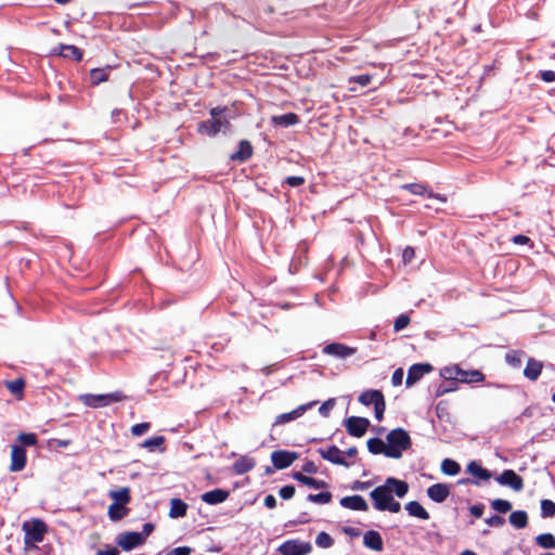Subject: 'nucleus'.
Listing matches in <instances>:
<instances>
[{"mask_svg": "<svg viewBox=\"0 0 555 555\" xmlns=\"http://www.w3.org/2000/svg\"><path fill=\"white\" fill-rule=\"evenodd\" d=\"M408 491V482L399 480L395 477H388L384 485L378 486L371 491L370 498L373 501L374 508L384 512L388 503L392 501V493H395L398 498H403Z\"/></svg>", "mask_w": 555, "mask_h": 555, "instance_id": "obj_1", "label": "nucleus"}, {"mask_svg": "<svg viewBox=\"0 0 555 555\" xmlns=\"http://www.w3.org/2000/svg\"><path fill=\"white\" fill-rule=\"evenodd\" d=\"M227 112V106L212 107L209 111L211 119L201 121L197 126V132L208 137H216L222 127L229 129L231 127V122L223 117Z\"/></svg>", "mask_w": 555, "mask_h": 555, "instance_id": "obj_2", "label": "nucleus"}, {"mask_svg": "<svg viewBox=\"0 0 555 555\" xmlns=\"http://www.w3.org/2000/svg\"><path fill=\"white\" fill-rule=\"evenodd\" d=\"M387 452L386 456L400 459L404 451L412 446V440L408 431L401 427L390 430L386 437Z\"/></svg>", "mask_w": 555, "mask_h": 555, "instance_id": "obj_3", "label": "nucleus"}, {"mask_svg": "<svg viewBox=\"0 0 555 555\" xmlns=\"http://www.w3.org/2000/svg\"><path fill=\"white\" fill-rule=\"evenodd\" d=\"M442 376L444 379H455L460 383L467 384L481 383L486 378L485 374L479 370L466 371L461 369L459 365L446 367Z\"/></svg>", "mask_w": 555, "mask_h": 555, "instance_id": "obj_4", "label": "nucleus"}, {"mask_svg": "<svg viewBox=\"0 0 555 555\" xmlns=\"http://www.w3.org/2000/svg\"><path fill=\"white\" fill-rule=\"evenodd\" d=\"M23 530L25 532V545H35L36 543H41L43 541L44 534L48 531V526L43 520L35 518L31 521H25L23 524Z\"/></svg>", "mask_w": 555, "mask_h": 555, "instance_id": "obj_5", "label": "nucleus"}, {"mask_svg": "<svg viewBox=\"0 0 555 555\" xmlns=\"http://www.w3.org/2000/svg\"><path fill=\"white\" fill-rule=\"evenodd\" d=\"M370 421L365 417L350 416L345 420V427L350 436L360 438L365 435Z\"/></svg>", "mask_w": 555, "mask_h": 555, "instance_id": "obj_6", "label": "nucleus"}, {"mask_svg": "<svg viewBox=\"0 0 555 555\" xmlns=\"http://www.w3.org/2000/svg\"><path fill=\"white\" fill-rule=\"evenodd\" d=\"M279 550L283 555H307L311 552L312 546L309 542L289 540L284 542Z\"/></svg>", "mask_w": 555, "mask_h": 555, "instance_id": "obj_7", "label": "nucleus"}, {"mask_svg": "<svg viewBox=\"0 0 555 555\" xmlns=\"http://www.w3.org/2000/svg\"><path fill=\"white\" fill-rule=\"evenodd\" d=\"M116 543L122 550L130 551L139 545H142L144 543V537L139 532L128 531L120 533L116 539Z\"/></svg>", "mask_w": 555, "mask_h": 555, "instance_id": "obj_8", "label": "nucleus"}, {"mask_svg": "<svg viewBox=\"0 0 555 555\" xmlns=\"http://www.w3.org/2000/svg\"><path fill=\"white\" fill-rule=\"evenodd\" d=\"M297 459L298 454L293 451L279 450L271 454L272 464L276 469L289 467Z\"/></svg>", "mask_w": 555, "mask_h": 555, "instance_id": "obj_9", "label": "nucleus"}, {"mask_svg": "<svg viewBox=\"0 0 555 555\" xmlns=\"http://www.w3.org/2000/svg\"><path fill=\"white\" fill-rule=\"evenodd\" d=\"M322 352L338 359H346L357 353V348L349 347L341 343H331L326 345Z\"/></svg>", "mask_w": 555, "mask_h": 555, "instance_id": "obj_10", "label": "nucleus"}, {"mask_svg": "<svg viewBox=\"0 0 555 555\" xmlns=\"http://www.w3.org/2000/svg\"><path fill=\"white\" fill-rule=\"evenodd\" d=\"M496 481L503 486L511 487L514 491L519 492L524 489V480L513 469H505L496 477Z\"/></svg>", "mask_w": 555, "mask_h": 555, "instance_id": "obj_11", "label": "nucleus"}, {"mask_svg": "<svg viewBox=\"0 0 555 555\" xmlns=\"http://www.w3.org/2000/svg\"><path fill=\"white\" fill-rule=\"evenodd\" d=\"M27 464L26 450L17 444H13L11 448V464L10 472H21Z\"/></svg>", "mask_w": 555, "mask_h": 555, "instance_id": "obj_12", "label": "nucleus"}, {"mask_svg": "<svg viewBox=\"0 0 555 555\" xmlns=\"http://www.w3.org/2000/svg\"><path fill=\"white\" fill-rule=\"evenodd\" d=\"M51 54L73 60L76 62H80L83 55L82 50L78 47L63 43L59 44V47L56 48H53Z\"/></svg>", "mask_w": 555, "mask_h": 555, "instance_id": "obj_13", "label": "nucleus"}, {"mask_svg": "<svg viewBox=\"0 0 555 555\" xmlns=\"http://www.w3.org/2000/svg\"><path fill=\"white\" fill-rule=\"evenodd\" d=\"M319 454L323 460H326L333 464L341 465L345 467L349 466V463L344 457V452L339 450L336 446H331L326 449H319Z\"/></svg>", "mask_w": 555, "mask_h": 555, "instance_id": "obj_14", "label": "nucleus"}, {"mask_svg": "<svg viewBox=\"0 0 555 555\" xmlns=\"http://www.w3.org/2000/svg\"><path fill=\"white\" fill-rule=\"evenodd\" d=\"M433 371V365L429 363H416L413 364L409 371L405 379L408 387L417 383L425 374Z\"/></svg>", "mask_w": 555, "mask_h": 555, "instance_id": "obj_15", "label": "nucleus"}, {"mask_svg": "<svg viewBox=\"0 0 555 555\" xmlns=\"http://www.w3.org/2000/svg\"><path fill=\"white\" fill-rule=\"evenodd\" d=\"M402 190H406L414 195L426 196L428 198H437L441 202H446V197L440 194H435L431 190L428 189L426 184L423 183H408L401 185Z\"/></svg>", "mask_w": 555, "mask_h": 555, "instance_id": "obj_16", "label": "nucleus"}, {"mask_svg": "<svg viewBox=\"0 0 555 555\" xmlns=\"http://www.w3.org/2000/svg\"><path fill=\"white\" fill-rule=\"evenodd\" d=\"M450 492L451 488L447 483H435L427 488L428 498L436 503L444 502Z\"/></svg>", "mask_w": 555, "mask_h": 555, "instance_id": "obj_17", "label": "nucleus"}, {"mask_svg": "<svg viewBox=\"0 0 555 555\" xmlns=\"http://www.w3.org/2000/svg\"><path fill=\"white\" fill-rule=\"evenodd\" d=\"M317 403H318V401H312V402H309L306 404H301L291 412L282 413L276 416L275 424H286L288 422H292V421L300 417L301 415H304L307 410H309Z\"/></svg>", "mask_w": 555, "mask_h": 555, "instance_id": "obj_18", "label": "nucleus"}, {"mask_svg": "<svg viewBox=\"0 0 555 555\" xmlns=\"http://www.w3.org/2000/svg\"><path fill=\"white\" fill-rule=\"evenodd\" d=\"M340 505L345 508L352 511L366 512L369 509L366 501L361 495L358 494L344 496L340 500Z\"/></svg>", "mask_w": 555, "mask_h": 555, "instance_id": "obj_19", "label": "nucleus"}, {"mask_svg": "<svg viewBox=\"0 0 555 555\" xmlns=\"http://www.w3.org/2000/svg\"><path fill=\"white\" fill-rule=\"evenodd\" d=\"M363 544L370 550L380 552L384 550V541L378 531L369 530L363 534Z\"/></svg>", "mask_w": 555, "mask_h": 555, "instance_id": "obj_20", "label": "nucleus"}, {"mask_svg": "<svg viewBox=\"0 0 555 555\" xmlns=\"http://www.w3.org/2000/svg\"><path fill=\"white\" fill-rule=\"evenodd\" d=\"M253 153L254 149L251 143L248 140H241L238 143V150L231 154L230 159L244 163L253 156Z\"/></svg>", "mask_w": 555, "mask_h": 555, "instance_id": "obj_21", "label": "nucleus"}, {"mask_svg": "<svg viewBox=\"0 0 555 555\" xmlns=\"http://www.w3.org/2000/svg\"><path fill=\"white\" fill-rule=\"evenodd\" d=\"M543 370V363L534 358H529L524 369V376L529 380H537Z\"/></svg>", "mask_w": 555, "mask_h": 555, "instance_id": "obj_22", "label": "nucleus"}, {"mask_svg": "<svg viewBox=\"0 0 555 555\" xmlns=\"http://www.w3.org/2000/svg\"><path fill=\"white\" fill-rule=\"evenodd\" d=\"M230 493L227 490L223 489H214L211 491L205 492L202 495V500L209 504V505H216L224 502L229 498Z\"/></svg>", "mask_w": 555, "mask_h": 555, "instance_id": "obj_23", "label": "nucleus"}, {"mask_svg": "<svg viewBox=\"0 0 555 555\" xmlns=\"http://www.w3.org/2000/svg\"><path fill=\"white\" fill-rule=\"evenodd\" d=\"M385 397L380 390L371 389L365 390L359 396V402L363 405H376L379 402H383Z\"/></svg>", "mask_w": 555, "mask_h": 555, "instance_id": "obj_24", "label": "nucleus"}, {"mask_svg": "<svg viewBox=\"0 0 555 555\" xmlns=\"http://www.w3.org/2000/svg\"><path fill=\"white\" fill-rule=\"evenodd\" d=\"M300 121L299 116L295 113H286L283 115H274L271 117V122L275 126L289 127L297 125Z\"/></svg>", "mask_w": 555, "mask_h": 555, "instance_id": "obj_25", "label": "nucleus"}, {"mask_svg": "<svg viewBox=\"0 0 555 555\" xmlns=\"http://www.w3.org/2000/svg\"><path fill=\"white\" fill-rule=\"evenodd\" d=\"M255 460L248 456H241L233 463V472L236 475H244L255 467Z\"/></svg>", "mask_w": 555, "mask_h": 555, "instance_id": "obj_26", "label": "nucleus"}, {"mask_svg": "<svg viewBox=\"0 0 555 555\" xmlns=\"http://www.w3.org/2000/svg\"><path fill=\"white\" fill-rule=\"evenodd\" d=\"M108 496L113 502L127 506L131 501V491L129 487H124L118 490H111Z\"/></svg>", "mask_w": 555, "mask_h": 555, "instance_id": "obj_27", "label": "nucleus"}, {"mask_svg": "<svg viewBox=\"0 0 555 555\" xmlns=\"http://www.w3.org/2000/svg\"><path fill=\"white\" fill-rule=\"evenodd\" d=\"M129 512L130 508H128L127 506L113 502L108 506L107 515L112 521H119L122 518H125L129 514Z\"/></svg>", "mask_w": 555, "mask_h": 555, "instance_id": "obj_28", "label": "nucleus"}, {"mask_svg": "<svg viewBox=\"0 0 555 555\" xmlns=\"http://www.w3.org/2000/svg\"><path fill=\"white\" fill-rule=\"evenodd\" d=\"M405 509L409 515L423 520H428L430 517L429 513L417 501H411L406 503Z\"/></svg>", "mask_w": 555, "mask_h": 555, "instance_id": "obj_29", "label": "nucleus"}, {"mask_svg": "<svg viewBox=\"0 0 555 555\" xmlns=\"http://www.w3.org/2000/svg\"><path fill=\"white\" fill-rule=\"evenodd\" d=\"M25 385L26 383L24 378H16L5 382V388L18 400H21L24 396Z\"/></svg>", "mask_w": 555, "mask_h": 555, "instance_id": "obj_30", "label": "nucleus"}, {"mask_svg": "<svg viewBox=\"0 0 555 555\" xmlns=\"http://www.w3.org/2000/svg\"><path fill=\"white\" fill-rule=\"evenodd\" d=\"M188 504L181 499H172L170 502L169 516L172 518L183 517L186 515Z\"/></svg>", "mask_w": 555, "mask_h": 555, "instance_id": "obj_31", "label": "nucleus"}, {"mask_svg": "<svg viewBox=\"0 0 555 555\" xmlns=\"http://www.w3.org/2000/svg\"><path fill=\"white\" fill-rule=\"evenodd\" d=\"M466 470L481 480H489L491 478V473L475 461L467 465Z\"/></svg>", "mask_w": 555, "mask_h": 555, "instance_id": "obj_32", "label": "nucleus"}, {"mask_svg": "<svg viewBox=\"0 0 555 555\" xmlns=\"http://www.w3.org/2000/svg\"><path fill=\"white\" fill-rule=\"evenodd\" d=\"M508 520L513 527L522 529L528 525V515L525 511H515L511 513Z\"/></svg>", "mask_w": 555, "mask_h": 555, "instance_id": "obj_33", "label": "nucleus"}, {"mask_svg": "<svg viewBox=\"0 0 555 555\" xmlns=\"http://www.w3.org/2000/svg\"><path fill=\"white\" fill-rule=\"evenodd\" d=\"M367 450L372 454H384L386 456L387 443L379 438H370L366 442Z\"/></svg>", "mask_w": 555, "mask_h": 555, "instance_id": "obj_34", "label": "nucleus"}, {"mask_svg": "<svg viewBox=\"0 0 555 555\" xmlns=\"http://www.w3.org/2000/svg\"><path fill=\"white\" fill-rule=\"evenodd\" d=\"M85 404L92 408L105 406L108 404V396L105 395H87L83 399Z\"/></svg>", "mask_w": 555, "mask_h": 555, "instance_id": "obj_35", "label": "nucleus"}, {"mask_svg": "<svg viewBox=\"0 0 555 555\" xmlns=\"http://www.w3.org/2000/svg\"><path fill=\"white\" fill-rule=\"evenodd\" d=\"M460 464L451 459H444L441 463V472L448 476H455L460 473Z\"/></svg>", "mask_w": 555, "mask_h": 555, "instance_id": "obj_36", "label": "nucleus"}, {"mask_svg": "<svg viewBox=\"0 0 555 555\" xmlns=\"http://www.w3.org/2000/svg\"><path fill=\"white\" fill-rule=\"evenodd\" d=\"M165 443V437L164 436H154L152 438H149L144 440L140 447L147 449L150 451H154L155 449H162L164 450L163 446Z\"/></svg>", "mask_w": 555, "mask_h": 555, "instance_id": "obj_37", "label": "nucleus"}, {"mask_svg": "<svg viewBox=\"0 0 555 555\" xmlns=\"http://www.w3.org/2000/svg\"><path fill=\"white\" fill-rule=\"evenodd\" d=\"M524 354L525 352L521 350H512L505 354V361L512 367L518 369L521 366Z\"/></svg>", "mask_w": 555, "mask_h": 555, "instance_id": "obj_38", "label": "nucleus"}, {"mask_svg": "<svg viewBox=\"0 0 555 555\" xmlns=\"http://www.w3.org/2000/svg\"><path fill=\"white\" fill-rule=\"evenodd\" d=\"M91 83L98 86L108 80V73L105 68H94L90 72Z\"/></svg>", "mask_w": 555, "mask_h": 555, "instance_id": "obj_39", "label": "nucleus"}, {"mask_svg": "<svg viewBox=\"0 0 555 555\" xmlns=\"http://www.w3.org/2000/svg\"><path fill=\"white\" fill-rule=\"evenodd\" d=\"M17 442H20L18 446L23 447H33L36 446L38 442L37 435L34 433H21L17 438Z\"/></svg>", "mask_w": 555, "mask_h": 555, "instance_id": "obj_40", "label": "nucleus"}, {"mask_svg": "<svg viewBox=\"0 0 555 555\" xmlns=\"http://www.w3.org/2000/svg\"><path fill=\"white\" fill-rule=\"evenodd\" d=\"M535 542L543 548H555V537L552 533H542L535 538Z\"/></svg>", "mask_w": 555, "mask_h": 555, "instance_id": "obj_41", "label": "nucleus"}, {"mask_svg": "<svg viewBox=\"0 0 555 555\" xmlns=\"http://www.w3.org/2000/svg\"><path fill=\"white\" fill-rule=\"evenodd\" d=\"M555 516V503L551 500L543 499L541 501V517L551 518Z\"/></svg>", "mask_w": 555, "mask_h": 555, "instance_id": "obj_42", "label": "nucleus"}, {"mask_svg": "<svg viewBox=\"0 0 555 555\" xmlns=\"http://www.w3.org/2000/svg\"><path fill=\"white\" fill-rule=\"evenodd\" d=\"M332 498H333L332 493L328 491H325V492H320L317 494H309L307 496V500L309 502L317 503V504H327L332 501Z\"/></svg>", "mask_w": 555, "mask_h": 555, "instance_id": "obj_43", "label": "nucleus"}, {"mask_svg": "<svg viewBox=\"0 0 555 555\" xmlns=\"http://www.w3.org/2000/svg\"><path fill=\"white\" fill-rule=\"evenodd\" d=\"M491 507L500 514H506L512 509V503L507 500L495 499L491 502Z\"/></svg>", "mask_w": 555, "mask_h": 555, "instance_id": "obj_44", "label": "nucleus"}, {"mask_svg": "<svg viewBox=\"0 0 555 555\" xmlns=\"http://www.w3.org/2000/svg\"><path fill=\"white\" fill-rule=\"evenodd\" d=\"M315 544L322 548H328L333 546L334 539L326 532H320L315 538Z\"/></svg>", "mask_w": 555, "mask_h": 555, "instance_id": "obj_45", "label": "nucleus"}, {"mask_svg": "<svg viewBox=\"0 0 555 555\" xmlns=\"http://www.w3.org/2000/svg\"><path fill=\"white\" fill-rule=\"evenodd\" d=\"M456 383L457 380L455 379H446V382L439 385V387L437 388L436 395L439 397L443 396L447 392L455 390Z\"/></svg>", "mask_w": 555, "mask_h": 555, "instance_id": "obj_46", "label": "nucleus"}, {"mask_svg": "<svg viewBox=\"0 0 555 555\" xmlns=\"http://www.w3.org/2000/svg\"><path fill=\"white\" fill-rule=\"evenodd\" d=\"M150 428H151V423L144 422V423H140V424H135V425L131 426L130 431L133 436L140 437V436L144 435L145 433H147L150 430Z\"/></svg>", "mask_w": 555, "mask_h": 555, "instance_id": "obj_47", "label": "nucleus"}, {"mask_svg": "<svg viewBox=\"0 0 555 555\" xmlns=\"http://www.w3.org/2000/svg\"><path fill=\"white\" fill-rule=\"evenodd\" d=\"M411 322V319L408 314H400L395 323H393V330L396 332H400L402 330H404Z\"/></svg>", "mask_w": 555, "mask_h": 555, "instance_id": "obj_48", "label": "nucleus"}, {"mask_svg": "<svg viewBox=\"0 0 555 555\" xmlns=\"http://www.w3.org/2000/svg\"><path fill=\"white\" fill-rule=\"evenodd\" d=\"M304 486H307V487H310L313 489H324L327 487V483L324 480H320V479H315V478L307 476Z\"/></svg>", "mask_w": 555, "mask_h": 555, "instance_id": "obj_49", "label": "nucleus"}, {"mask_svg": "<svg viewBox=\"0 0 555 555\" xmlns=\"http://www.w3.org/2000/svg\"><path fill=\"white\" fill-rule=\"evenodd\" d=\"M349 81L350 82H356L362 87H366L371 83L372 81V75L370 74H363V75H359V76H352L349 78Z\"/></svg>", "mask_w": 555, "mask_h": 555, "instance_id": "obj_50", "label": "nucleus"}, {"mask_svg": "<svg viewBox=\"0 0 555 555\" xmlns=\"http://www.w3.org/2000/svg\"><path fill=\"white\" fill-rule=\"evenodd\" d=\"M279 494L283 500H289L295 494V487L292 485L284 486L280 489Z\"/></svg>", "mask_w": 555, "mask_h": 555, "instance_id": "obj_51", "label": "nucleus"}, {"mask_svg": "<svg viewBox=\"0 0 555 555\" xmlns=\"http://www.w3.org/2000/svg\"><path fill=\"white\" fill-rule=\"evenodd\" d=\"M335 405V399H328L327 401H325L320 408H319V413L322 415V416H328L330 412L332 411V409L334 408Z\"/></svg>", "mask_w": 555, "mask_h": 555, "instance_id": "obj_52", "label": "nucleus"}, {"mask_svg": "<svg viewBox=\"0 0 555 555\" xmlns=\"http://www.w3.org/2000/svg\"><path fill=\"white\" fill-rule=\"evenodd\" d=\"M306 182L304 177L300 176H289L285 179V183L292 188L300 186Z\"/></svg>", "mask_w": 555, "mask_h": 555, "instance_id": "obj_53", "label": "nucleus"}, {"mask_svg": "<svg viewBox=\"0 0 555 555\" xmlns=\"http://www.w3.org/2000/svg\"><path fill=\"white\" fill-rule=\"evenodd\" d=\"M486 524L490 527H501L504 525L505 519L502 516L499 515H492L488 518H486Z\"/></svg>", "mask_w": 555, "mask_h": 555, "instance_id": "obj_54", "label": "nucleus"}, {"mask_svg": "<svg viewBox=\"0 0 555 555\" xmlns=\"http://www.w3.org/2000/svg\"><path fill=\"white\" fill-rule=\"evenodd\" d=\"M385 410H386V401L385 400L383 402H379L376 405H374L375 418L378 422H380L383 420Z\"/></svg>", "mask_w": 555, "mask_h": 555, "instance_id": "obj_55", "label": "nucleus"}, {"mask_svg": "<svg viewBox=\"0 0 555 555\" xmlns=\"http://www.w3.org/2000/svg\"><path fill=\"white\" fill-rule=\"evenodd\" d=\"M403 379V370L401 367L397 369L391 376V384L393 386H400Z\"/></svg>", "mask_w": 555, "mask_h": 555, "instance_id": "obj_56", "label": "nucleus"}, {"mask_svg": "<svg viewBox=\"0 0 555 555\" xmlns=\"http://www.w3.org/2000/svg\"><path fill=\"white\" fill-rule=\"evenodd\" d=\"M191 548L189 546H179L170 552H168L166 555H190Z\"/></svg>", "mask_w": 555, "mask_h": 555, "instance_id": "obj_57", "label": "nucleus"}, {"mask_svg": "<svg viewBox=\"0 0 555 555\" xmlns=\"http://www.w3.org/2000/svg\"><path fill=\"white\" fill-rule=\"evenodd\" d=\"M414 256H415L414 248L408 246L403 249L402 258H403L404 263L411 262L412 259L414 258Z\"/></svg>", "mask_w": 555, "mask_h": 555, "instance_id": "obj_58", "label": "nucleus"}, {"mask_svg": "<svg viewBox=\"0 0 555 555\" xmlns=\"http://www.w3.org/2000/svg\"><path fill=\"white\" fill-rule=\"evenodd\" d=\"M483 509L485 506L482 504H476L469 507L470 514L476 518H480L482 516Z\"/></svg>", "mask_w": 555, "mask_h": 555, "instance_id": "obj_59", "label": "nucleus"}, {"mask_svg": "<svg viewBox=\"0 0 555 555\" xmlns=\"http://www.w3.org/2000/svg\"><path fill=\"white\" fill-rule=\"evenodd\" d=\"M540 77L545 82H553L555 81V72L554 70H542L540 73Z\"/></svg>", "mask_w": 555, "mask_h": 555, "instance_id": "obj_60", "label": "nucleus"}, {"mask_svg": "<svg viewBox=\"0 0 555 555\" xmlns=\"http://www.w3.org/2000/svg\"><path fill=\"white\" fill-rule=\"evenodd\" d=\"M302 472L307 474H315L318 472V467L312 461H307L302 465Z\"/></svg>", "mask_w": 555, "mask_h": 555, "instance_id": "obj_61", "label": "nucleus"}, {"mask_svg": "<svg viewBox=\"0 0 555 555\" xmlns=\"http://www.w3.org/2000/svg\"><path fill=\"white\" fill-rule=\"evenodd\" d=\"M385 511L399 513L401 511V504L392 498V501L388 503L387 507H385Z\"/></svg>", "mask_w": 555, "mask_h": 555, "instance_id": "obj_62", "label": "nucleus"}, {"mask_svg": "<svg viewBox=\"0 0 555 555\" xmlns=\"http://www.w3.org/2000/svg\"><path fill=\"white\" fill-rule=\"evenodd\" d=\"M264 506L272 509L274 507H276V499L273 494H268L266 498H264Z\"/></svg>", "mask_w": 555, "mask_h": 555, "instance_id": "obj_63", "label": "nucleus"}, {"mask_svg": "<svg viewBox=\"0 0 555 555\" xmlns=\"http://www.w3.org/2000/svg\"><path fill=\"white\" fill-rule=\"evenodd\" d=\"M95 555H119V551L117 547L109 546L106 550H100Z\"/></svg>", "mask_w": 555, "mask_h": 555, "instance_id": "obj_64", "label": "nucleus"}]
</instances>
